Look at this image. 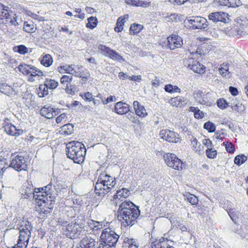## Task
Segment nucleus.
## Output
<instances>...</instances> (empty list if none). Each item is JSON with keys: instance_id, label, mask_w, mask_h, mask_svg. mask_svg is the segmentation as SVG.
Returning <instances> with one entry per match:
<instances>
[{"instance_id": "8fccbe9b", "label": "nucleus", "mask_w": 248, "mask_h": 248, "mask_svg": "<svg viewBox=\"0 0 248 248\" xmlns=\"http://www.w3.org/2000/svg\"><path fill=\"white\" fill-rule=\"evenodd\" d=\"M45 83L47 87L50 89H54L58 86V82L53 79H46L45 81Z\"/></svg>"}, {"instance_id": "f03ea898", "label": "nucleus", "mask_w": 248, "mask_h": 248, "mask_svg": "<svg viewBox=\"0 0 248 248\" xmlns=\"http://www.w3.org/2000/svg\"><path fill=\"white\" fill-rule=\"evenodd\" d=\"M116 185L115 178L105 171L99 176L94 186V191L98 196L104 197Z\"/></svg>"}, {"instance_id": "0e129e2a", "label": "nucleus", "mask_w": 248, "mask_h": 248, "mask_svg": "<svg viewBox=\"0 0 248 248\" xmlns=\"http://www.w3.org/2000/svg\"><path fill=\"white\" fill-rule=\"evenodd\" d=\"M187 0H169V1L174 5H180L187 1Z\"/></svg>"}, {"instance_id": "423d86ee", "label": "nucleus", "mask_w": 248, "mask_h": 248, "mask_svg": "<svg viewBox=\"0 0 248 248\" xmlns=\"http://www.w3.org/2000/svg\"><path fill=\"white\" fill-rule=\"evenodd\" d=\"M100 238L109 247H114L118 241L119 235L109 228L103 230Z\"/></svg>"}, {"instance_id": "cd10ccee", "label": "nucleus", "mask_w": 248, "mask_h": 248, "mask_svg": "<svg viewBox=\"0 0 248 248\" xmlns=\"http://www.w3.org/2000/svg\"><path fill=\"white\" fill-rule=\"evenodd\" d=\"M191 145L193 150L198 154L201 155L203 152V146L196 138L191 141Z\"/></svg>"}, {"instance_id": "79ce46f5", "label": "nucleus", "mask_w": 248, "mask_h": 248, "mask_svg": "<svg viewBox=\"0 0 248 248\" xmlns=\"http://www.w3.org/2000/svg\"><path fill=\"white\" fill-rule=\"evenodd\" d=\"M29 241H26L22 238H19L17 240V244L14 246L9 248H27Z\"/></svg>"}, {"instance_id": "a211bd4d", "label": "nucleus", "mask_w": 248, "mask_h": 248, "mask_svg": "<svg viewBox=\"0 0 248 248\" xmlns=\"http://www.w3.org/2000/svg\"><path fill=\"white\" fill-rule=\"evenodd\" d=\"M169 240L166 237H162L159 239H156L151 244L152 248H174L169 243Z\"/></svg>"}, {"instance_id": "49530a36", "label": "nucleus", "mask_w": 248, "mask_h": 248, "mask_svg": "<svg viewBox=\"0 0 248 248\" xmlns=\"http://www.w3.org/2000/svg\"><path fill=\"white\" fill-rule=\"evenodd\" d=\"M247 157L244 155H238L234 158V164L240 166L245 163L247 161Z\"/></svg>"}, {"instance_id": "6ab92c4d", "label": "nucleus", "mask_w": 248, "mask_h": 248, "mask_svg": "<svg viewBox=\"0 0 248 248\" xmlns=\"http://www.w3.org/2000/svg\"><path fill=\"white\" fill-rule=\"evenodd\" d=\"M40 113L42 116L47 119H51L58 113V109L45 106L40 109Z\"/></svg>"}, {"instance_id": "4be33fe9", "label": "nucleus", "mask_w": 248, "mask_h": 248, "mask_svg": "<svg viewBox=\"0 0 248 248\" xmlns=\"http://www.w3.org/2000/svg\"><path fill=\"white\" fill-rule=\"evenodd\" d=\"M96 241L91 237H84L80 241L82 248H95Z\"/></svg>"}, {"instance_id": "c85d7f7f", "label": "nucleus", "mask_w": 248, "mask_h": 248, "mask_svg": "<svg viewBox=\"0 0 248 248\" xmlns=\"http://www.w3.org/2000/svg\"><path fill=\"white\" fill-rule=\"evenodd\" d=\"M30 77L29 78L30 81H33L35 80L34 78L36 76H42L43 73L41 70L38 69L36 67L32 66L31 69L30 74Z\"/></svg>"}, {"instance_id": "9b49d317", "label": "nucleus", "mask_w": 248, "mask_h": 248, "mask_svg": "<svg viewBox=\"0 0 248 248\" xmlns=\"http://www.w3.org/2000/svg\"><path fill=\"white\" fill-rule=\"evenodd\" d=\"M183 45L182 38L176 34H172L167 38V42L164 46L166 48L170 50H174L176 48H180Z\"/></svg>"}, {"instance_id": "09e8293b", "label": "nucleus", "mask_w": 248, "mask_h": 248, "mask_svg": "<svg viewBox=\"0 0 248 248\" xmlns=\"http://www.w3.org/2000/svg\"><path fill=\"white\" fill-rule=\"evenodd\" d=\"M85 218L83 214H80L74 220V223L77 225L83 226L85 227Z\"/></svg>"}, {"instance_id": "774afa93", "label": "nucleus", "mask_w": 248, "mask_h": 248, "mask_svg": "<svg viewBox=\"0 0 248 248\" xmlns=\"http://www.w3.org/2000/svg\"><path fill=\"white\" fill-rule=\"evenodd\" d=\"M66 118V114L65 113H62L56 119V122L57 124L60 123L62 121Z\"/></svg>"}, {"instance_id": "58836bf2", "label": "nucleus", "mask_w": 248, "mask_h": 248, "mask_svg": "<svg viewBox=\"0 0 248 248\" xmlns=\"http://www.w3.org/2000/svg\"><path fill=\"white\" fill-rule=\"evenodd\" d=\"M98 49L100 52L106 57H108L110 52L112 50L110 48L102 44L98 45Z\"/></svg>"}, {"instance_id": "4d7b16f0", "label": "nucleus", "mask_w": 248, "mask_h": 248, "mask_svg": "<svg viewBox=\"0 0 248 248\" xmlns=\"http://www.w3.org/2000/svg\"><path fill=\"white\" fill-rule=\"evenodd\" d=\"M217 105L218 108L221 109H224L229 106L228 103L224 98H220L217 102Z\"/></svg>"}, {"instance_id": "bb28decb", "label": "nucleus", "mask_w": 248, "mask_h": 248, "mask_svg": "<svg viewBox=\"0 0 248 248\" xmlns=\"http://www.w3.org/2000/svg\"><path fill=\"white\" fill-rule=\"evenodd\" d=\"M231 107L232 110L237 112H242L245 109L244 106L240 102V100L237 99L232 100Z\"/></svg>"}, {"instance_id": "5fc2aeb1", "label": "nucleus", "mask_w": 248, "mask_h": 248, "mask_svg": "<svg viewBox=\"0 0 248 248\" xmlns=\"http://www.w3.org/2000/svg\"><path fill=\"white\" fill-rule=\"evenodd\" d=\"M206 155L208 158L213 159L216 157L217 152L215 149L210 148L206 150Z\"/></svg>"}, {"instance_id": "412c9836", "label": "nucleus", "mask_w": 248, "mask_h": 248, "mask_svg": "<svg viewBox=\"0 0 248 248\" xmlns=\"http://www.w3.org/2000/svg\"><path fill=\"white\" fill-rule=\"evenodd\" d=\"M133 107L135 109L136 114L139 117L143 118L147 115V112L144 107L140 104L138 101H134Z\"/></svg>"}, {"instance_id": "7ed1b4c3", "label": "nucleus", "mask_w": 248, "mask_h": 248, "mask_svg": "<svg viewBox=\"0 0 248 248\" xmlns=\"http://www.w3.org/2000/svg\"><path fill=\"white\" fill-rule=\"evenodd\" d=\"M66 155L75 163L83 162L86 153L85 146L81 142L73 141L66 144Z\"/></svg>"}, {"instance_id": "c03bdc74", "label": "nucleus", "mask_w": 248, "mask_h": 248, "mask_svg": "<svg viewBox=\"0 0 248 248\" xmlns=\"http://www.w3.org/2000/svg\"><path fill=\"white\" fill-rule=\"evenodd\" d=\"M76 65L75 64H70L68 65H64L62 66H61L58 67V71L61 72V70H64L65 73L69 74H72L73 71H74V68H75Z\"/></svg>"}, {"instance_id": "bf43d9fd", "label": "nucleus", "mask_w": 248, "mask_h": 248, "mask_svg": "<svg viewBox=\"0 0 248 248\" xmlns=\"http://www.w3.org/2000/svg\"><path fill=\"white\" fill-rule=\"evenodd\" d=\"M226 151L230 153H233L235 150L234 146L231 142L223 143Z\"/></svg>"}, {"instance_id": "a19ab883", "label": "nucleus", "mask_w": 248, "mask_h": 248, "mask_svg": "<svg viewBox=\"0 0 248 248\" xmlns=\"http://www.w3.org/2000/svg\"><path fill=\"white\" fill-rule=\"evenodd\" d=\"M88 22L86 24V27L91 29H94L97 25L98 21L96 17L91 16L88 18Z\"/></svg>"}, {"instance_id": "6e6552de", "label": "nucleus", "mask_w": 248, "mask_h": 248, "mask_svg": "<svg viewBox=\"0 0 248 248\" xmlns=\"http://www.w3.org/2000/svg\"><path fill=\"white\" fill-rule=\"evenodd\" d=\"M85 231L84 227L77 225L74 223L68 224L64 230L65 234L71 239L79 238Z\"/></svg>"}, {"instance_id": "aec40b11", "label": "nucleus", "mask_w": 248, "mask_h": 248, "mask_svg": "<svg viewBox=\"0 0 248 248\" xmlns=\"http://www.w3.org/2000/svg\"><path fill=\"white\" fill-rule=\"evenodd\" d=\"M114 110L117 114L123 115L129 111V106L125 103L118 102L115 105Z\"/></svg>"}, {"instance_id": "20e7f679", "label": "nucleus", "mask_w": 248, "mask_h": 248, "mask_svg": "<svg viewBox=\"0 0 248 248\" xmlns=\"http://www.w3.org/2000/svg\"><path fill=\"white\" fill-rule=\"evenodd\" d=\"M13 221L15 224H12L11 226L14 229L19 231L18 237L29 241L33 228L31 223L27 220H18L17 218H15Z\"/></svg>"}, {"instance_id": "4c0bfd02", "label": "nucleus", "mask_w": 248, "mask_h": 248, "mask_svg": "<svg viewBox=\"0 0 248 248\" xmlns=\"http://www.w3.org/2000/svg\"><path fill=\"white\" fill-rule=\"evenodd\" d=\"M185 99L182 96H177L171 98L169 102L173 106L178 107L179 105H183L182 103L184 102Z\"/></svg>"}, {"instance_id": "a18cd8bd", "label": "nucleus", "mask_w": 248, "mask_h": 248, "mask_svg": "<svg viewBox=\"0 0 248 248\" xmlns=\"http://www.w3.org/2000/svg\"><path fill=\"white\" fill-rule=\"evenodd\" d=\"M184 196L192 205H196L198 203V199L195 195L187 193Z\"/></svg>"}, {"instance_id": "2eb2a0df", "label": "nucleus", "mask_w": 248, "mask_h": 248, "mask_svg": "<svg viewBox=\"0 0 248 248\" xmlns=\"http://www.w3.org/2000/svg\"><path fill=\"white\" fill-rule=\"evenodd\" d=\"M208 18L210 21L214 23L221 22L226 23L228 19V14L222 12H216L210 13L208 15Z\"/></svg>"}, {"instance_id": "f8f14e48", "label": "nucleus", "mask_w": 248, "mask_h": 248, "mask_svg": "<svg viewBox=\"0 0 248 248\" xmlns=\"http://www.w3.org/2000/svg\"><path fill=\"white\" fill-rule=\"evenodd\" d=\"M185 66H187L195 73L202 74L205 71V66L192 58L188 59L184 61Z\"/></svg>"}, {"instance_id": "7c9ffc66", "label": "nucleus", "mask_w": 248, "mask_h": 248, "mask_svg": "<svg viewBox=\"0 0 248 248\" xmlns=\"http://www.w3.org/2000/svg\"><path fill=\"white\" fill-rule=\"evenodd\" d=\"M53 59L51 56L49 54H46L41 59V63L46 66L49 67L53 63Z\"/></svg>"}, {"instance_id": "a878e982", "label": "nucleus", "mask_w": 248, "mask_h": 248, "mask_svg": "<svg viewBox=\"0 0 248 248\" xmlns=\"http://www.w3.org/2000/svg\"><path fill=\"white\" fill-rule=\"evenodd\" d=\"M128 15H124V18L119 17L117 20L116 26L114 28L115 31L118 32H121L123 30L124 24L126 21L125 19H128Z\"/></svg>"}, {"instance_id": "680f3d73", "label": "nucleus", "mask_w": 248, "mask_h": 248, "mask_svg": "<svg viewBox=\"0 0 248 248\" xmlns=\"http://www.w3.org/2000/svg\"><path fill=\"white\" fill-rule=\"evenodd\" d=\"M151 4V2L147 0H139L137 6L143 8H147Z\"/></svg>"}, {"instance_id": "603ef678", "label": "nucleus", "mask_w": 248, "mask_h": 248, "mask_svg": "<svg viewBox=\"0 0 248 248\" xmlns=\"http://www.w3.org/2000/svg\"><path fill=\"white\" fill-rule=\"evenodd\" d=\"M130 194V192L129 190L126 188H123L120 190H118L117 191L116 196L118 198V196L120 197L123 198H127Z\"/></svg>"}, {"instance_id": "3c124183", "label": "nucleus", "mask_w": 248, "mask_h": 248, "mask_svg": "<svg viewBox=\"0 0 248 248\" xmlns=\"http://www.w3.org/2000/svg\"><path fill=\"white\" fill-rule=\"evenodd\" d=\"M108 57L110 58L111 59L114 60H117L119 61H124V59L122 57L118 52H117L115 50H112L111 52H110Z\"/></svg>"}, {"instance_id": "37998d69", "label": "nucleus", "mask_w": 248, "mask_h": 248, "mask_svg": "<svg viewBox=\"0 0 248 248\" xmlns=\"http://www.w3.org/2000/svg\"><path fill=\"white\" fill-rule=\"evenodd\" d=\"M73 79L72 76L63 75L61 78L60 82L62 84L66 85V89L68 88V84L71 83Z\"/></svg>"}, {"instance_id": "ddd939ff", "label": "nucleus", "mask_w": 248, "mask_h": 248, "mask_svg": "<svg viewBox=\"0 0 248 248\" xmlns=\"http://www.w3.org/2000/svg\"><path fill=\"white\" fill-rule=\"evenodd\" d=\"M188 21L193 29H205L208 25L207 19L202 16H193Z\"/></svg>"}, {"instance_id": "de8ad7c7", "label": "nucleus", "mask_w": 248, "mask_h": 248, "mask_svg": "<svg viewBox=\"0 0 248 248\" xmlns=\"http://www.w3.org/2000/svg\"><path fill=\"white\" fill-rule=\"evenodd\" d=\"M142 26L138 24H133L130 28V32L131 34H136L142 29Z\"/></svg>"}, {"instance_id": "6e6d98bb", "label": "nucleus", "mask_w": 248, "mask_h": 248, "mask_svg": "<svg viewBox=\"0 0 248 248\" xmlns=\"http://www.w3.org/2000/svg\"><path fill=\"white\" fill-rule=\"evenodd\" d=\"M220 74L224 77H226L229 74V66L227 64H223L219 68Z\"/></svg>"}, {"instance_id": "1a4fd4ad", "label": "nucleus", "mask_w": 248, "mask_h": 248, "mask_svg": "<svg viewBox=\"0 0 248 248\" xmlns=\"http://www.w3.org/2000/svg\"><path fill=\"white\" fill-rule=\"evenodd\" d=\"M11 161L9 167L17 171L26 170L27 165L24 157L19 155L13 154L11 157Z\"/></svg>"}, {"instance_id": "473e14b6", "label": "nucleus", "mask_w": 248, "mask_h": 248, "mask_svg": "<svg viewBox=\"0 0 248 248\" xmlns=\"http://www.w3.org/2000/svg\"><path fill=\"white\" fill-rule=\"evenodd\" d=\"M24 30L28 33H33L36 31V28L32 21L24 22Z\"/></svg>"}, {"instance_id": "13d9d810", "label": "nucleus", "mask_w": 248, "mask_h": 248, "mask_svg": "<svg viewBox=\"0 0 248 248\" xmlns=\"http://www.w3.org/2000/svg\"><path fill=\"white\" fill-rule=\"evenodd\" d=\"M9 165H8L7 160L5 159H0V170L3 172L5 171L6 169L8 168Z\"/></svg>"}, {"instance_id": "dca6fc26", "label": "nucleus", "mask_w": 248, "mask_h": 248, "mask_svg": "<svg viewBox=\"0 0 248 248\" xmlns=\"http://www.w3.org/2000/svg\"><path fill=\"white\" fill-rule=\"evenodd\" d=\"M193 95L195 101L202 105L209 106L210 103L208 101L206 94L204 93L200 90L195 91L193 93Z\"/></svg>"}, {"instance_id": "72a5a7b5", "label": "nucleus", "mask_w": 248, "mask_h": 248, "mask_svg": "<svg viewBox=\"0 0 248 248\" xmlns=\"http://www.w3.org/2000/svg\"><path fill=\"white\" fill-rule=\"evenodd\" d=\"M62 133L64 135H71L74 132V126L72 124L68 123L61 127Z\"/></svg>"}, {"instance_id": "ea45409f", "label": "nucleus", "mask_w": 248, "mask_h": 248, "mask_svg": "<svg viewBox=\"0 0 248 248\" xmlns=\"http://www.w3.org/2000/svg\"><path fill=\"white\" fill-rule=\"evenodd\" d=\"M164 90L166 92L169 93H181V89L177 86L172 85L171 84H167L165 86Z\"/></svg>"}, {"instance_id": "864d4df0", "label": "nucleus", "mask_w": 248, "mask_h": 248, "mask_svg": "<svg viewBox=\"0 0 248 248\" xmlns=\"http://www.w3.org/2000/svg\"><path fill=\"white\" fill-rule=\"evenodd\" d=\"M203 128L210 133L214 132L216 130L215 124L210 121L205 123L203 125Z\"/></svg>"}, {"instance_id": "393cba45", "label": "nucleus", "mask_w": 248, "mask_h": 248, "mask_svg": "<svg viewBox=\"0 0 248 248\" xmlns=\"http://www.w3.org/2000/svg\"><path fill=\"white\" fill-rule=\"evenodd\" d=\"M0 92L7 95L15 94V90L5 83H0Z\"/></svg>"}, {"instance_id": "0eeeda50", "label": "nucleus", "mask_w": 248, "mask_h": 248, "mask_svg": "<svg viewBox=\"0 0 248 248\" xmlns=\"http://www.w3.org/2000/svg\"><path fill=\"white\" fill-rule=\"evenodd\" d=\"M33 198L35 199L39 206H43V203H47L49 201H54L55 197L51 193H47L41 190V188H36V192H34Z\"/></svg>"}, {"instance_id": "2f4dec72", "label": "nucleus", "mask_w": 248, "mask_h": 248, "mask_svg": "<svg viewBox=\"0 0 248 248\" xmlns=\"http://www.w3.org/2000/svg\"><path fill=\"white\" fill-rule=\"evenodd\" d=\"M48 88L46 85L45 83L44 84L40 85L36 89L38 96L40 97H43L47 95L48 93Z\"/></svg>"}, {"instance_id": "69168bd1", "label": "nucleus", "mask_w": 248, "mask_h": 248, "mask_svg": "<svg viewBox=\"0 0 248 248\" xmlns=\"http://www.w3.org/2000/svg\"><path fill=\"white\" fill-rule=\"evenodd\" d=\"M203 144L205 145L207 149H210V148H213V143L212 141L209 139H204L202 141Z\"/></svg>"}, {"instance_id": "5701e85b", "label": "nucleus", "mask_w": 248, "mask_h": 248, "mask_svg": "<svg viewBox=\"0 0 248 248\" xmlns=\"http://www.w3.org/2000/svg\"><path fill=\"white\" fill-rule=\"evenodd\" d=\"M4 131L7 134L12 136H19L23 133V130L22 129L17 128L13 124L6 128Z\"/></svg>"}, {"instance_id": "c756f323", "label": "nucleus", "mask_w": 248, "mask_h": 248, "mask_svg": "<svg viewBox=\"0 0 248 248\" xmlns=\"http://www.w3.org/2000/svg\"><path fill=\"white\" fill-rule=\"evenodd\" d=\"M124 242L126 248H139V244L138 240L133 238H125Z\"/></svg>"}, {"instance_id": "39448f33", "label": "nucleus", "mask_w": 248, "mask_h": 248, "mask_svg": "<svg viewBox=\"0 0 248 248\" xmlns=\"http://www.w3.org/2000/svg\"><path fill=\"white\" fill-rule=\"evenodd\" d=\"M0 16L5 18L7 23L15 27L20 28L23 20L22 18L11 10V8L3 5V7L0 9Z\"/></svg>"}, {"instance_id": "e433bc0d", "label": "nucleus", "mask_w": 248, "mask_h": 248, "mask_svg": "<svg viewBox=\"0 0 248 248\" xmlns=\"http://www.w3.org/2000/svg\"><path fill=\"white\" fill-rule=\"evenodd\" d=\"M182 16L176 14H171L170 16H166L165 18L168 22H178L182 21Z\"/></svg>"}, {"instance_id": "e2e57ef3", "label": "nucleus", "mask_w": 248, "mask_h": 248, "mask_svg": "<svg viewBox=\"0 0 248 248\" xmlns=\"http://www.w3.org/2000/svg\"><path fill=\"white\" fill-rule=\"evenodd\" d=\"M229 7H237L240 5L241 1L239 0H229Z\"/></svg>"}, {"instance_id": "f257e3e1", "label": "nucleus", "mask_w": 248, "mask_h": 248, "mask_svg": "<svg viewBox=\"0 0 248 248\" xmlns=\"http://www.w3.org/2000/svg\"><path fill=\"white\" fill-rule=\"evenodd\" d=\"M118 219L121 221L122 225L126 227L132 226L140 215V210L130 201L123 202L117 211Z\"/></svg>"}, {"instance_id": "338daca9", "label": "nucleus", "mask_w": 248, "mask_h": 248, "mask_svg": "<svg viewBox=\"0 0 248 248\" xmlns=\"http://www.w3.org/2000/svg\"><path fill=\"white\" fill-rule=\"evenodd\" d=\"M194 117L196 119H202L204 117V114L202 111H201L199 109H198V110L194 114Z\"/></svg>"}, {"instance_id": "f704fd0d", "label": "nucleus", "mask_w": 248, "mask_h": 248, "mask_svg": "<svg viewBox=\"0 0 248 248\" xmlns=\"http://www.w3.org/2000/svg\"><path fill=\"white\" fill-rule=\"evenodd\" d=\"M32 65L23 63L18 66V70L24 75H29Z\"/></svg>"}, {"instance_id": "b1692460", "label": "nucleus", "mask_w": 248, "mask_h": 248, "mask_svg": "<svg viewBox=\"0 0 248 248\" xmlns=\"http://www.w3.org/2000/svg\"><path fill=\"white\" fill-rule=\"evenodd\" d=\"M55 200H54V201H49L48 204H47V203H44V207L42 208H40V209L39 212L40 214L44 215V216H47L48 215H50L52 212V209L53 207V204Z\"/></svg>"}, {"instance_id": "9d476101", "label": "nucleus", "mask_w": 248, "mask_h": 248, "mask_svg": "<svg viewBox=\"0 0 248 248\" xmlns=\"http://www.w3.org/2000/svg\"><path fill=\"white\" fill-rule=\"evenodd\" d=\"M163 158L165 163L169 167L176 170L182 169L183 163L175 154L166 153L164 155Z\"/></svg>"}, {"instance_id": "f3484780", "label": "nucleus", "mask_w": 248, "mask_h": 248, "mask_svg": "<svg viewBox=\"0 0 248 248\" xmlns=\"http://www.w3.org/2000/svg\"><path fill=\"white\" fill-rule=\"evenodd\" d=\"M34 192H36V188H34L31 184L28 183L23 185L21 190V194L25 199L33 198Z\"/></svg>"}, {"instance_id": "c9c22d12", "label": "nucleus", "mask_w": 248, "mask_h": 248, "mask_svg": "<svg viewBox=\"0 0 248 248\" xmlns=\"http://www.w3.org/2000/svg\"><path fill=\"white\" fill-rule=\"evenodd\" d=\"M13 50L15 52H17L21 55H25L28 53L29 49L23 45L15 46Z\"/></svg>"}, {"instance_id": "4468645a", "label": "nucleus", "mask_w": 248, "mask_h": 248, "mask_svg": "<svg viewBox=\"0 0 248 248\" xmlns=\"http://www.w3.org/2000/svg\"><path fill=\"white\" fill-rule=\"evenodd\" d=\"M160 136L162 139L170 142L177 143L180 140L178 134L173 131L168 129L161 130Z\"/></svg>"}, {"instance_id": "052dcab7", "label": "nucleus", "mask_w": 248, "mask_h": 248, "mask_svg": "<svg viewBox=\"0 0 248 248\" xmlns=\"http://www.w3.org/2000/svg\"><path fill=\"white\" fill-rule=\"evenodd\" d=\"M80 96L84 100L89 102L92 101L93 99L92 93L89 92L84 93L81 94Z\"/></svg>"}]
</instances>
